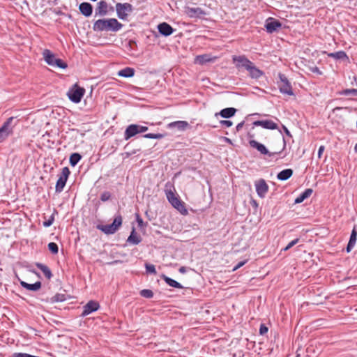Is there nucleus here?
<instances>
[{
  "instance_id": "56",
  "label": "nucleus",
  "mask_w": 357,
  "mask_h": 357,
  "mask_svg": "<svg viewBox=\"0 0 357 357\" xmlns=\"http://www.w3.org/2000/svg\"><path fill=\"white\" fill-rule=\"evenodd\" d=\"M355 151L357 152V144L355 146Z\"/></svg>"
},
{
  "instance_id": "28",
  "label": "nucleus",
  "mask_w": 357,
  "mask_h": 357,
  "mask_svg": "<svg viewBox=\"0 0 357 357\" xmlns=\"http://www.w3.org/2000/svg\"><path fill=\"white\" fill-rule=\"evenodd\" d=\"M236 112V109L234 107H227L222 109L220 112V115L222 118L229 119L233 116Z\"/></svg>"
},
{
  "instance_id": "1",
  "label": "nucleus",
  "mask_w": 357,
  "mask_h": 357,
  "mask_svg": "<svg viewBox=\"0 0 357 357\" xmlns=\"http://www.w3.org/2000/svg\"><path fill=\"white\" fill-rule=\"evenodd\" d=\"M123 24L115 18H102L96 20L93 24V30L96 32H117Z\"/></svg>"
},
{
  "instance_id": "5",
  "label": "nucleus",
  "mask_w": 357,
  "mask_h": 357,
  "mask_svg": "<svg viewBox=\"0 0 357 357\" xmlns=\"http://www.w3.org/2000/svg\"><path fill=\"white\" fill-rule=\"evenodd\" d=\"M116 10L118 17L125 20L127 19L128 14L132 12L133 8L129 3H117L116 4Z\"/></svg>"
},
{
  "instance_id": "41",
  "label": "nucleus",
  "mask_w": 357,
  "mask_h": 357,
  "mask_svg": "<svg viewBox=\"0 0 357 357\" xmlns=\"http://www.w3.org/2000/svg\"><path fill=\"white\" fill-rule=\"evenodd\" d=\"M341 94L344 96H349V95H353V96H357V89H346L344 90Z\"/></svg>"
},
{
  "instance_id": "9",
  "label": "nucleus",
  "mask_w": 357,
  "mask_h": 357,
  "mask_svg": "<svg viewBox=\"0 0 357 357\" xmlns=\"http://www.w3.org/2000/svg\"><path fill=\"white\" fill-rule=\"evenodd\" d=\"M13 117L8 118L3 126L0 128V142L4 140L13 131L11 123L13 121Z\"/></svg>"
},
{
  "instance_id": "46",
  "label": "nucleus",
  "mask_w": 357,
  "mask_h": 357,
  "mask_svg": "<svg viewBox=\"0 0 357 357\" xmlns=\"http://www.w3.org/2000/svg\"><path fill=\"white\" fill-rule=\"evenodd\" d=\"M136 220L139 227H142L144 226L143 220L140 218V216L138 214L136 215Z\"/></svg>"
},
{
  "instance_id": "35",
  "label": "nucleus",
  "mask_w": 357,
  "mask_h": 357,
  "mask_svg": "<svg viewBox=\"0 0 357 357\" xmlns=\"http://www.w3.org/2000/svg\"><path fill=\"white\" fill-rule=\"evenodd\" d=\"M140 296L144 298H151L153 296V292L150 289H142L140 291Z\"/></svg>"
},
{
  "instance_id": "3",
  "label": "nucleus",
  "mask_w": 357,
  "mask_h": 357,
  "mask_svg": "<svg viewBox=\"0 0 357 357\" xmlns=\"http://www.w3.org/2000/svg\"><path fill=\"white\" fill-rule=\"evenodd\" d=\"M122 224V217L119 215L115 217L114 221L112 224L109 225H98L97 229L102 231L106 234H114L119 228L121 227Z\"/></svg>"
},
{
  "instance_id": "57",
  "label": "nucleus",
  "mask_w": 357,
  "mask_h": 357,
  "mask_svg": "<svg viewBox=\"0 0 357 357\" xmlns=\"http://www.w3.org/2000/svg\"><path fill=\"white\" fill-rule=\"evenodd\" d=\"M110 10H113V7L112 6L110 7Z\"/></svg>"
},
{
  "instance_id": "6",
  "label": "nucleus",
  "mask_w": 357,
  "mask_h": 357,
  "mask_svg": "<svg viewBox=\"0 0 357 357\" xmlns=\"http://www.w3.org/2000/svg\"><path fill=\"white\" fill-rule=\"evenodd\" d=\"M232 61L238 70H241V69L248 70L250 65L252 63V62L245 55H234L232 56Z\"/></svg>"
},
{
  "instance_id": "12",
  "label": "nucleus",
  "mask_w": 357,
  "mask_h": 357,
  "mask_svg": "<svg viewBox=\"0 0 357 357\" xmlns=\"http://www.w3.org/2000/svg\"><path fill=\"white\" fill-rule=\"evenodd\" d=\"M249 143H250V145L251 147L256 149L259 152H260V153H261L263 155H268L270 157H271L277 153L276 152L275 153H270L264 144H262L255 140H250L249 142Z\"/></svg>"
},
{
  "instance_id": "17",
  "label": "nucleus",
  "mask_w": 357,
  "mask_h": 357,
  "mask_svg": "<svg viewBox=\"0 0 357 357\" xmlns=\"http://www.w3.org/2000/svg\"><path fill=\"white\" fill-rule=\"evenodd\" d=\"M139 133L138 125L131 124L127 127L124 132V138L126 140L129 139Z\"/></svg>"
},
{
  "instance_id": "14",
  "label": "nucleus",
  "mask_w": 357,
  "mask_h": 357,
  "mask_svg": "<svg viewBox=\"0 0 357 357\" xmlns=\"http://www.w3.org/2000/svg\"><path fill=\"white\" fill-rule=\"evenodd\" d=\"M109 13V5L105 1H100L98 3L96 9V15L99 16H105Z\"/></svg>"
},
{
  "instance_id": "21",
  "label": "nucleus",
  "mask_w": 357,
  "mask_h": 357,
  "mask_svg": "<svg viewBox=\"0 0 357 357\" xmlns=\"http://www.w3.org/2000/svg\"><path fill=\"white\" fill-rule=\"evenodd\" d=\"M356 238H357V231L356 229V227H354V229L351 231V234L349 238V243L347 246V252H349L354 247L356 242Z\"/></svg>"
},
{
  "instance_id": "25",
  "label": "nucleus",
  "mask_w": 357,
  "mask_h": 357,
  "mask_svg": "<svg viewBox=\"0 0 357 357\" xmlns=\"http://www.w3.org/2000/svg\"><path fill=\"white\" fill-rule=\"evenodd\" d=\"M328 56L331 58H333L336 60H348L349 57L346 52L344 51H338L335 52L329 53Z\"/></svg>"
},
{
  "instance_id": "49",
  "label": "nucleus",
  "mask_w": 357,
  "mask_h": 357,
  "mask_svg": "<svg viewBox=\"0 0 357 357\" xmlns=\"http://www.w3.org/2000/svg\"><path fill=\"white\" fill-rule=\"evenodd\" d=\"M139 133H142L148 130V127L138 125Z\"/></svg>"
},
{
  "instance_id": "43",
  "label": "nucleus",
  "mask_w": 357,
  "mask_h": 357,
  "mask_svg": "<svg viewBox=\"0 0 357 357\" xmlns=\"http://www.w3.org/2000/svg\"><path fill=\"white\" fill-rule=\"evenodd\" d=\"M110 197H111V195L109 192H104L100 195V199L102 202H106L109 199Z\"/></svg>"
},
{
  "instance_id": "24",
  "label": "nucleus",
  "mask_w": 357,
  "mask_h": 357,
  "mask_svg": "<svg viewBox=\"0 0 357 357\" xmlns=\"http://www.w3.org/2000/svg\"><path fill=\"white\" fill-rule=\"evenodd\" d=\"M293 174V170L291 169H285L277 175V178L280 181H286L289 179Z\"/></svg>"
},
{
  "instance_id": "52",
  "label": "nucleus",
  "mask_w": 357,
  "mask_h": 357,
  "mask_svg": "<svg viewBox=\"0 0 357 357\" xmlns=\"http://www.w3.org/2000/svg\"><path fill=\"white\" fill-rule=\"evenodd\" d=\"M342 109L348 110L349 112L351 110L350 108H349V107H337L334 108L333 112L337 111V110H342Z\"/></svg>"
},
{
  "instance_id": "7",
  "label": "nucleus",
  "mask_w": 357,
  "mask_h": 357,
  "mask_svg": "<svg viewBox=\"0 0 357 357\" xmlns=\"http://www.w3.org/2000/svg\"><path fill=\"white\" fill-rule=\"evenodd\" d=\"M279 78L280 82H278V87L280 89V91L283 94L292 96L294 94L292 87L286 76L280 73Z\"/></svg>"
},
{
  "instance_id": "19",
  "label": "nucleus",
  "mask_w": 357,
  "mask_h": 357,
  "mask_svg": "<svg viewBox=\"0 0 357 357\" xmlns=\"http://www.w3.org/2000/svg\"><path fill=\"white\" fill-rule=\"evenodd\" d=\"M247 71L252 79H259L264 75V72L257 68L253 63L250 65Z\"/></svg>"
},
{
  "instance_id": "38",
  "label": "nucleus",
  "mask_w": 357,
  "mask_h": 357,
  "mask_svg": "<svg viewBox=\"0 0 357 357\" xmlns=\"http://www.w3.org/2000/svg\"><path fill=\"white\" fill-rule=\"evenodd\" d=\"M144 137L148 139H162L164 137V135L160 133L153 134V133H148L144 135Z\"/></svg>"
},
{
  "instance_id": "51",
  "label": "nucleus",
  "mask_w": 357,
  "mask_h": 357,
  "mask_svg": "<svg viewBox=\"0 0 357 357\" xmlns=\"http://www.w3.org/2000/svg\"><path fill=\"white\" fill-rule=\"evenodd\" d=\"M312 71L313 73H317L319 75H321V70L319 69V68H317L316 66L312 68Z\"/></svg>"
},
{
  "instance_id": "44",
  "label": "nucleus",
  "mask_w": 357,
  "mask_h": 357,
  "mask_svg": "<svg viewBox=\"0 0 357 357\" xmlns=\"http://www.w3.org/2000/svg\"><path fill=\"white\" fill-rule=\"evenodd\" d=\"M54 220V215H52L48 220L43 222L44 227H48L51 226L52 225Z\"/></svg>"
},
{
  "instance_id": "2",
  "label": "nucleus",
  "mask_w": 357,
  "mask_h": 357,
  "mask_svg": "<svg viewBox=\"0 0 357 357\" xmlns=\"http://www.w3.org/2000/svg\"><path fill=\"white\" fill-rule=\"evenodd\" d=\"M166 197L172 206L176 208L181 214L186 215L188 213V211L185 207V204L181 201L174 192L171 190H166Z\"/></svg>"
},
{
  "instance_id": "11",
  "label": "nucleus",
  "mask_w": 357,
  "mask_h": 357,
  "mask_svg": "<svg viewBox=\"0 0 357 357\" xmlns=\"http://www.w3.org/2000/svg\"><path fill=\"white\" fill-rule=\"evenodd\" d=\"M256 192L259 197L263 198L268 190V185L264 179H259L255 183Z\"/></svg>"
},
{
  "instance_id": "45",
  "label": "nucleus",
  "mask_w": 357,
  "mask_h": 357,
  "mask_svg": "<svg viewBox=\"0 0 357 357\" xmlns=\"http://www.w3.org/2000/svg\"><path fill=\"white\" fill-rule=\"evenodd\" d=\"M220 124L222 126H225V127H227V128H229L230 126H232V122L229 120H222L220 121Z\"/></svg>"
},
{
  "instance_id": "20",
  "label": "nucleus",
  "mask_w": 357,
  "mask_h": 357,
  "mask_svg": "<svg viewBox=\"0 0 357 357\" xmlns=\"http://www.w3.org/2000/svg\"><path fill=\"white\" fill-rule=\"evenodd\" d=\"M43 56L45 62L52 66H54V61L56 59L55 54L50 50L46 49L43 52Z\"/></svg>"
},
{
  "instance_id": "36",
  "label": "nucleus",
  "mask_w": 357,
  "mask_h": 357,
  "mask_svg": "<svg viewBox=\"0 0 357 357\" xmlns=\"http://www.w3.org/2000/svg\"><path fill=\"white\" fill-rule=\"evenodd\" d=\"M54 66L58 67L59 68L65 69L68 67V65L66 62H64L61 59H57L54 61Z\"/></svg>"
},
{
  "instance_id": "32",
  "label": "nucleus",
  "mask_w": 357,
  "mask_h": 357,
  "mask_svg": "<svg viewBox=\"0 0 357 357\" xmlns=\"http://www.w3.org/2000/svg\"><path fill=\"white\" fill-rule=\"evenodd\" d=\"M118 75L123 77H131L135 75V70L132 68L127 67L119 71Z\"/></svg>"
},
{
  "instance_id": "29",
  "label": "nucleus",
  "mask_w": 357,
  "mask_h": 357,
  "mask_svg": "<svg viewBox=\"0 0 357 357\" xmlns=\"http://www.w3.org/2000/svg\"><path fill=\"white\" fill-rule=\"evenodd\" d=\"M127 241L130 243L137 245L142 241L141 237L135 232V229H132L130 235L128 238Z\"/></svg>"
},
{
  "instance_id": "26",
  "label": "nucleus",
  "mask_w": 357,
  "mask_h": 357,
  "mask_svg": "<svg viewBox=\"0 0 357 357\" xmlns=\"http://www.w3.org/2000/svg\"><path fill=\"white\" fill-rule=\"evenodd\" d=\"M189 126L188 123L185 121H177L172 122L168 125L169 128H177L180 130H184Z\"/></svg>"
},
{
  "instance_id": "10",
  "label": "nucleus",
  "mask_w": 357,
  "mask_h": 357,
  "mask_svg": "<svg viewBox=\"0 0 357 357\" xmlns=\"http://www.w3.org/2000/svg\"><path fill=\"white\" fill-rule=\"evenodd\" d=\"M100 307V305L95 301H89L84 307L82 312V317H86L89 314L97 311Z\"/></svg>"
},
{
  "instance_id": "37",
  "label": "nucleus",
  "mask_w": 357,
  "mask_h": 357,
  "mask_svg": "<svg viewBox=\"0 0 357 357\" xmlns=\"http://www.w3.org/2000/svg\"><path fill=\"white\" fill-rule=\"evenodd\" d=\"M48 249L53 254H57L59 252L58 245L54 242H51L48 244Z\"/></svg>"
},
{
  "instance_id": "15",
  "label": "nucleus",
  "mask_w": 357,
  "mask_h": 357,
  "mask_svg": "<svg viewBox=\"0 0 357 357\" xmlns=\"http://www.w3.org/2000/svg\"><path fill=\"white\" fill-rule=\"evenodd\" d=\"M158 29L159 33L164 36H169L173 33L174 29L167 22H162L158 24Z\"/></svg>"
},
{
  "instance_id": "8",
  "label": "nucleus",
  "mask_w": 357,
  "mask_h": 357,
  "mask_svg": "<svg viewBox=\"0 0 357 357\" xmlns=\"http://www.w3.org/2000/svg\"><path fill=\"white\" fill-rule=\"evenodd\" d=\"M70 174V172L68 167H65L62 169L61 174L56 182L55 187V190L56 192H61L63 191Z\"/></svg>"
},
{
  "instance_id": "27",
  "label": "nucleus",
  "mask_w": 357,
  "mask_h": 357,
  "mask_svg": "<svg viewBox=\"0 0 357 357\" xmlns=\"http://www.w3.org/2000/svg\"><path fill=\"white\" fill-rule=\"evenodd\" d=\"M313 190L311 188L305 189L294 201L296 204L303 202L305 199L308 198L312 194Z\"/></svg>"
},
{
  "instance_id": "50",
  "label": "nucleus",
  "mask_w": 357,
  "mask_h": 357,
  "mask_svg": "<svg viewBox=\"0 0 357 357\" xmlns=\"http://www.w3.org/2000/svg\"><path fill=\"white\" fill-rule=\"evenodd\" d=\"M324 149H325L324 146L321 145L319 146V150H318V153H317L319 158H320L321 157L322 153L324 151Z\"/></svg>"
},
{
  "instance_id": "31",
  "label": "nucleus",
  "mask_w": 357,
  "mask_h": 357,
  "mask_svg": "<svg viewBox=\"0 0 357 357\" xmlns=\"http://www.w3.org/2000/svg\"><path fill=\"white\" fill-rule=\"evenodd\" d=\"M162 278L165 281V282L170 287L177 288V289H183V287L179 282H178L177 281H176L166 275H162Z\"/></svg>"
},
{
  "instance_id": "48",
  "label": "nucleus",
  "mask_w": 357,
  "mask_h": 357,
  "mask_svg": "<svg viewBox=\"0 0 357 357\" xmlns=\"http://www.w3.org/2000/svg\"><path fill=\"white\" fill-rule=\"evenodd\" d=\"M247 262V260H244V261H241L240 262H238L234 268H233V271H236L237 269H238L239 268H241V266H243L245 263Z\"/></svg>"
},
{
  "instance_id": "22",
  "label": "nucleus",
  "mask_w": 357,
  "mask_h": 357,
  "mask_svg": "<svg viewBox=\"0 0 357 357\" xmlns=\"http://www.w3.org/2000/svg\"><path fill=\"white\" fill-rule=\"evenodd\" d=\"M20 285L22 287L26 289L27 290L36 291L40 289L41 282L38 281V282H35L34 284H29V283L22 280V281H20Z\"/></svg>"
},
{
  "instance_id": "18",
  "label": "nucleus",
  "mask_w": 357,
  "mask_h": 357,
  "mask_svg": "<svg viewBox=\"0 0 357 357\" xmlns=\"http://www.w3.org/2000/svg\"><path fill=\"white\" fill-rule=\"evenodd\" d=\"M80 13L85 17H89L93 13V6L88 2L81 3L79 6Z\"/></svg>"
},
{
  "instance_id": "34",
  "label": "nucleus",
  "mask_w": 357,
  "mask_h": 357,
  "mask_svg": "<svg viewBox=\"0 0 357 357\" xmlns=\"http://www.w3.org/2000/svg\"><path fill=\"white\" fill-rule=\"evenodd\" d=\"M210 61V59L208 58V55L204 54V55H199L196 57L195 61L199 64H204L206 62H208Z\"/></svg>"
},
{
  "instance_id": "54",
  "label": "nucleus",
  "mask_w": 357,
  "mask_h": 357,
  "mask_svg": "<svg viewBox=\"0 0 357 357\" xmlns=\"http://www.w3.org/2000/svg\"><path fill=\"white\" fill-rule=\"evenodd\" d=\"M178 271L181 273H185L186 272V268L185 266H181Z\"/></svg>"
},
{
  "instance_id": "55",
  "label": "nucleus",
  "mask_w": 357,
  "mask_h": 357,
  "mask_svg": "<svg viewBox=\"0 0 357 357\" xmlns=\"http://www.w3.org/2000/svg\"><path fill=\"white\" fill-rule=\"evenodd\" d=\"M284 132H286V134L287 135H290V132H289V130L286 127H284Z\"/></svg>"
},
{
  "instance_id": "53",
  "label": "nucleus",
  "mask_w": 357,
  "mask_h": 357,
  "mask_svg": "<svg viewBox=\"0 0 357 357\" xmlns=\"http://www.w3.org/2000/svg\"><path fill=\"white\" fill-rule=\"evenodd\" d=\"M243 125H244L243 121L238 123V125L236 126V128L237 131H239L243 128Z\"/></svg>"
},
{
  "instance_id": "30",
  "label": "nucleus",
  "mask_w": 357,
  "mask_h": 357,
  "mask_svg": "<svg viewBox=\"0 0 357 357\" xmlns=\"http://www.w3.org/2000/svg\"><path fill=\"white\" fill-rule=\"evenodd\" d=\"M36 266L43 273L47 279H50L52 277L50 269L46 265L38 262L36 263Z\"/></svg>"
},
{
  "instance_id": "42",
  "label": "nucleus",
  "mask_w": 357,
  "mask_h": 357,
  "mask_svg": "<svg viewBox=\"0 0 357 357\" xmlns=\"http://www.w3.org/2000/svg\"><path fill=\"white\" fill-rule=\"evenodd\" d=\"M299 239L298 238H296L293 241H291V242H289L288 243V245L283 249L284 251H287L288 250H289L291 248H292L293 246H294L298 242Z\"/></svg>"
},
{
  "instance_id": "33",
  "label": "nucleus",
  "mask_w": 357,
  "mask_h": 357,
  "mask_svg": "<svg viewBox=\"0 0 357 357\" xmlns=\"http://www.w3.org/2000/svg\"><path fill=\"white\" fill-rule=\"evenodd\" d=\"M82 156L78 153H74L70 156V164L75 167L81 160Z\"/></svg>"
},
{
  "instance_id": "16",
  "label": "nucleus",
  "mask_w": 357,
  "mask_h": 357,
  "mask_svg": "<svg viewBox=\"0 0 357 357\" xmlns=\"http://www.w3.org/2000/svg\"><path fill=\"white\" fill-rule=\"evenodd\" d=\"M281 23L273 18H269L267 21L265 27L266 29L267 32L273 33L276 31L278 28L281 27Z\"/></svg>"
},
{
  "instance_id": "40",
  "label": "nucleus",
  "mask_w": 357,
  "mask_h": 357,
  "mask_svg": "<svg viewBox=\"0 0 357 357\" xmlns=\"http://www.w3.org/2000/svg\"><path fill=\"white\" fill-rule=\"evenodd\" d=\"M145 267H146V271L147 273L154 274V275L156 274L157 272H156L155 267L154 265L150 264H146Z\"/></svg>"
},
{
  "instance_id": "39",
  "label": "nucleus",
  "mask_w": 357,
  "mask_h": 357,
  "mask_svg": "<svg viewBox=\"0 0 357 357\" xmlns=\"http://www.w3.org/2000/svg\"><path fill=\"white\" fill-rule=\"evenodd\" d=\"M66 300V296L64 294H57L52 298V302H62Z\"/></svg>"
},
{
  "instance_id": "4",
  "label": "nucleus",
  "mask_w": 357,
  "mask_h": 357,
  "mask_svg": "<svg viewBox=\"0 0 357 357\" xmlns=\"http://www.w3.org/2000/svg\"><path fill=\"white\" fill-rule=\"evenodd\" d=\"M85 93V89L79 86L77 84H74L67 93L68 98L75 103H79Z\"/></svg>"
},
{
  "instance_id": "13",
  "label": "nucleus",
  "mask_w": 357,
  "mask_h": 357,
  "mask_svg": "<svg viewBox=\"0 0 357 357\" xmlns=\"http://www.w3.org/2000/svg\"><path fill=\"white\" fill-rule=\"evenodd\" d=\"M255 126H261L265 129L275 130L278 125L271 120H259L253 122Z\"/></svg>"
},
{
  "instance_id": "47",
  "label": "nucleus",
  "mask_w": 357,
  "mask_h": 357,
  "mask_svg": "<svg viewBox=\"0 0 357 357\" xmlns=\"http://www.w3.org/2000/svg\"><path fill=\"white\" fill-rule=\"evenodd\" d=\"M268 332V328L264 324H261L259 328V333L261 335H264Z\"/></svg>"
},
{
  "instance_id": "23",
  "label": "nucleus",
  "mask_w": 357,
  "mask_h": 357,
  "mask_svg": "<svg viewBox=\"0 0 357 357\" xmlns=\"http://www.w3.org/2000/svg\"><path fill=\"white\" fill-rule=\"evenodd\" d=\"M186 13L190 17H198L204 14V12L201 8H186Z\"/></svg>"
}]
</instances>
